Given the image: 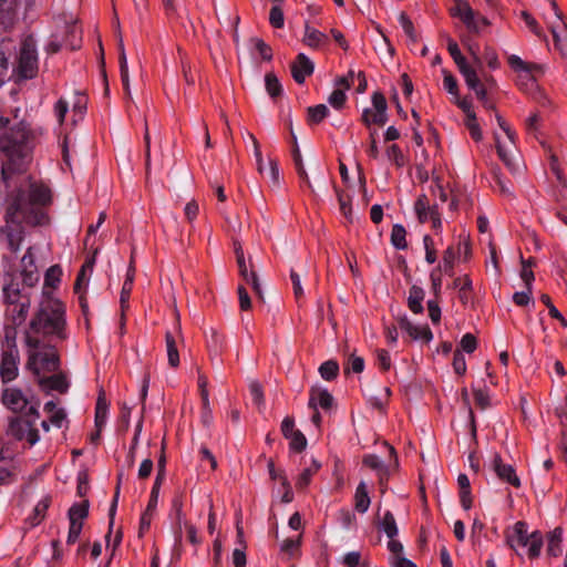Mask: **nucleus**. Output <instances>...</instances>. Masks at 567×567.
<instances>
[{
  "mask_svg": "<svg viewBox=\"0 0 567 567\" xmlns=\"http://www.w3.org/2000/svg\"><path fill=\"white\" fill-rule=\"evenodd\" d=\"M377 528L384 532L388 538L396 537L399 529L394 515L390 511H385L381 517L378 513Z\"/></svg>",
  "mask_w": 567,
  "mask_h": 567,
  "instance_id": "22",
  "label": "nucleus"
},
{
  "mask_svg": "<svg viewBox=\"0 0 567 567\" xmlns=\"http://www.w3.org/2000/svg\"><path fill=\"white\" fill-rule=\"evenodd\" d=\"M182 73L185 82L188 85H195L197 82V73L192 71L190 64L187 60H182Z\"/></svg>",
  "mask_w": 567,
  "mask_h": 567,
  "instance_id": "55",
  "label": "nucleus"
},
{
  "mask_svg": "<svg viewBox=\"0 0 567 567\" xmlns=\"http://www.w3.org/2000/svg\"><path fill=\"white\" fill-rule=\"evenodd\" d=\"M133 286L123 284L120 297L121 310H122V323L124 322L125 311L128 309V300L132 292Z\"/></svg>",
  "mask_w": 567,
  "mask_h": 567,
  "instance_id": "53",
  "label": "nucleus"
},
{
  "mask_svg": "<svg viewBox=\"0 0 567 567\" xmlns=\"http://www.w3.org/2000/svg\"><path fill=\"white\" fill-rule=\"evenodd\" d=\"M35 138L30 125L21 121L0 136L2 161V179L8 182L14 174H23L31 161L30 152Z\"/></svg>",
  "mask_w": 567,
  "mask_h": 567,
  "instance_id": "2",
  "label": "nucleus"
},
{
  "mask_svg": "<svg viewBox=\"0 0 567 567\" xmlns=\"http://www.w3.org/2000/svg\"><path fill=\"white\" fill-rule=\"evenodd\" d=\"M250 42L254 44L264 61L272 60V49L262 39L251 38Z\"/></svg>",
  "mask_w": 567,
  "mask_h": 567,
  "instance_id": "41",
  "label": "nucleus"
},
{
  "mask_svg": "<svg viewBox=\"0 0 567 567\" xmlns=\"http://www.w3.org/2000/svg\"><path fill=\"white\" fill-rule=\"evenodd\" d=\"M239 298V307L243 311H248L251 308V299L244 286H239L237 289Z\"/></svg>",
  "mask_w": 567,
  "mask_h": 567,
  "instance_id": "59",
  "label": "nucleus"
},
{
  "mask_svg": "<svg viewBox=\"0 0 567 567\" xmlns=\"http://www.w3.org/2000/svg\"><path fill=\"white\" fill-rule=\"evenodd\" d=\"M38 383L42 390L49 391H58L59 393H66L70 383L68 381L66 374L61 371L54 372V374L50 377H42L38 379Z\"/></svg>",
  "mask_w": 567,
  "mask_h": 567,
  "instance_id": "15",
  "label": "nucleus"
},
{
  "mask_svg": "<svg viewBox=\"0 0 567 567\" xmlns=\"http://www.w3.org/2000/svg\"><path fill=\"white\" fill-rule=\"evenodd\" d=\"M165 341L167 348L168 363L172 368H177L179 365V354L176 347V341L171 332H166Z\"/></svg>",
  "mask_w": 567,
  "mask_h": 567,
  "instance_id": "32",
  "label": "nucleus"
},
{
  "mask_svg": "<svg viewBox=\"0 0 567 567\" xmlns=\"http://www.w3.org/2000/svg\"><path fill=\"white\" fill-rule=\"evenodd\" d=\"M447 50L453 58L454 62L457 64L458 69H462V66L467 65L466 59L462 54L458 44L454 40H450L447 43Z\"/></svg>",
  "mask_w": 567,
  "mask_h": 567,
  "instance_id": "46",
  "label": "nucleus"
},
{
  "mask_svg": "<svg viewBox=\"0 0 567 567\" xmlns=\"http://www.w3.org/2000/svg\"><path fill=\"white\" fill-rule=\"evenodd\" d=\"M561 528H555L548 537V546L547 553L550 556L557 557L561 553L560 544H561Z\"/></svg>",
  "mask_w": 567,
  "mask_h": 567,
  "instance_id": "34",
  "label": "nucleus"
},
{
  "mask_svg": "<svg viewBox=\"0 0 567 567\" xmlns=\"http://www.w3.org/2000/svg\"><path fill=\"white\" fill-rule=\"evenodd\" d=\"M328 101L334 109L340 110L344 106L347 95L342 90H334Z\"/></svg>",
  "mask_w": 567,
  "mask_h": 567,
  "instance_id": "54",
  "label": "nucleus"
},
{
  "mask_svg": "<svg viewBox=\"0 0 567 567\" xmlns=\"http://www.w3.org/2000/svg\"><path fill=\"white\" fill-rule=\"evenodd\" d=\"M477 341L472 333H465L461 339V348L467 353H472L476 350Z\"/></svg>",
  "mask_w": 567,
  "mask_h": 567,
  "instance_id": "57",
  "label": "nucleus"
},
{
  "mask_svg": "<svg viewBox=\"0 0 567 567\" xmlns=\"http://www.w3.org/2000/svg\"><path fill=\"white\" fill-rule=\"evenodd\" d=\"M523 267L520 271V278L525 282L526 289L532 290V284L535 279L534 272L532 271L530 267L533 265V260H522Z\"/></svg>",
  "mask_w": 567,
  "mask_h": 567,
  "instance_id": "47",
  "label": "nucleus"
},
{
  "mask_svg": "<svg viewBox=\"0 0 567 567\" xmlns=\"http://www.w3.org/2000/svg\"><path fill=\"white\" fill-rule=\"evenodd\" d=\"M492 468L501 481L515 488L520 487V480L517 476L515 468L511 464H505L499 454L494 455Z\"/></svg>",
  "mask_w": 567,
  "mask_h": 567,
  "instance_id": "13",
  "label": "nucleus"
},
{
  "mask_svg": "<svg viewBox=\"0 0 567 567\" xmlns=\"http://www.w3.org/2000/svg\"><path fill=\"white\" fill-rule=\"evenodd\" d=\"M252 400L256 404L261 405L264 403L262 386L259 382L254 381L249 385Z\"/></svg>",
  "mask_w": 567,
  "mask_h": 567,
  "instance_id": "64",
  "label": "nucleus"
},
{
  "mask_svg": "<svg viewBox=\"0 0 567 567\" xmlns=\"http://www.w3.org/2000/svg\"><path fill=\"white\" fill-rule=\"evenodd\" d=\"M31 289L20 284L16 278H11L2 288L7 305V317L16 327L21 326L28 317L31 307Z\"/></svg>",
  "mask_w": 567,
  "mask_h": 567,
  "instance_id": "4",
  "label": "nucleus"
},
{
  "mask_svg": "<svg viewBox=\"0 0 567 567\" xmlns=\"http://www.w3.org/2000/svg\"><path fill=\"white\" fill-rule=\"evenodd\" d=\"M457 16L471 32L478 33L483 27L489 24L485 17L476 14L466 2H460L457 4Z\"/></svg>",
  "mask_w": 567,
  "mask_h": 567,
  "instance_id": "11",
  "label": "nucleus"
},
{
  "mask_svg": "<svg viewBox=\"0 0 567 567\" xmlns=\"http://www.w3.org/2000/svg\"><path fill=\"white\" fill-rule=\"evenodd\" d=\"M319 372L322 379L334 380L339 374V364L334 360H328L320 365Z\"/></svg>",
  "mask_w": 567,
  "mask_h": 567,
  "instance_id": "38",
  "label": "nucleus"
},
{
  "mask_svg": "<svg viewBox=\"0 0 567 567\" xmlns=\"http://www.w3.org/2000/svg\"><path fill=\"white\" fill-rule=\"evenodd\" d=\"M52 203L51 189L31 176H24L16 190L8 197L6 225L1 233L6 235L11 251L20 249L24 237L21 224L43 226L49 224L47 208Z\"/></svg>",
  "mask_w": 567,
  "mask_h": 567,
  "instance_id": "1",
  "label": "nucleus"
},
{
  "mask_svg": "<svg viewBox=\"0 0 567 567\" xmlns=\"http://www.w3.org/2000/svg\"><path fill=\"white\" fill-rule=\"evenodd\" d=\"M398 324L402 331H404L412 340L425 338V324L420 321L403 315L398 317Z\"/></svg>",
  "mask_w": 567,
  "mask_h": 567,
  "instance_id": "16",
  "label": "nucleus"
},
{
  "mask_svg": "<svg viewBox=\"0 0 567 567\" xmlns=\"http://www.w3.org/2000/svg\"><path fill=\"white\" fill-rule=\"evenodd\" d=\"M372 104L374 110L364 109L362 112L361 120L367 127H371L372 124L378 126L385 125L388 121L386 115V100L381 92H374L372 95Z\"/></svg>",
  "mask_w": 567,
  "mask_h": 567,
  "instance_id": "9",
  "label": "nucleus"
},
{
  "mask_svg": "<svg viewBox=\"0 0 567 567\" xmlns=\"http://www.w3.org/2000/svg\"><path fill=\"white\" fill-rule=\"evenodd\" d=\"M236 261L238 265L239 275L243 277L244 280L251 284L256 295L262 299V289L257 272L254 269H251L250 272L248 271L245 257L241 259H236Z\"/></svg>",
  "mask_w": 567,
  "mask_h": 567,
  "instance_id": "21",
  "label": "nucleus"
},
{
  "mask_svg": "<svg viewBox=\"0 0 567 567\" xmlns=\"http://www.w3.org/2000/svg\"><path fill=\"white\" fill-rule=\"evenodd\" d=\"M528 556L534 559L540 555V550L543 547V535L540 532L535 530L530 534L529 543H528Z\"/></svg>",
  "mask_w": 567,
  "mask_h": 567,
  "instance_id": "39",
  "label": "nucleus"
},
{
  "mask_svg": "<svg viewBox=\"0 0 567 567\" xmlns=\"http://www.w3.org/2000/svg\"><path fill=\"white\" fill-rule=\"evenodd\" d=\"M39 412L35 406H29L24 415L9 417L7 435L17 441L25 440L30 446L39 441V431L34 426Z\"/></svg>",
  "mask_w": 567,
  "mask_h": 567,
  "instance_id": "6",
  "label": "nucleus"
},
{
  "mask_svg": "<svg viewBox=\"0 0 567 567\" xmlns=\"http://www.w3.org/2000/svg\"><path fill=\"white\" fill-rule=\"evenodd\" d=\"M123 477H124V473L123 472H118L117 473V477H116V485H115L114 497H113V501H112V504H111V507H110V513H109V515H110V529L113 526V520H114V516H115V513H116V507H117V503H118V497H120V492H121V485H122ZM110 537H111V530L106 535L107 542H110Z\"/></svg>",
  "mask_w": 567,
  "mask_h": 567,
  "instance_id": "35",
  "label": "nucleus"
},
{
  "mask_svg": "<svg viewBox=\"0 0 567 567\" xmlns=\"http://www.w3.org/2000/svg\"><path fill=\"white\" fill-rule=\"evenodd\" d=\"M2 404L14 413L29 409V400L23 391L16 386L4 388L1 393Z\"/></svg>",
  "mask_w": 567,
  "mask_h": 567,
  "instance_id": "10",
  "label": "nucleus"
},
{
  "mask_svg": "<svg viewBox=\"0 0 567 567\" xmlns=\"http://www.w3.org/2000/svg\"><path fill=\"white\" fill-rule=\"evenodd\" d=\"M17 0H0V25L4 30H11L17 20Z\"/></svg>",
  "mask_w": 567,
  "mask_h": 567,
  "instance_id": "17",
  "label": "nucleus"
},
{
  "mask_svg": "<svg viewBox=\"0 0 567 567\" xmlns=\"http://www.w3.org/2000/svg\"><path fill=\"white\" fill-rule=\"evenodd\" d=\"M20 352L17 346L2 349L0 355V379L3 384L14 381L19 377Z\"/></svg>",
  "mask_w": 567,
  "mask_h": 567,
  "instance_id": "8",
  "label": "nucleus"
},
{
  "mask_svg": "<svg viewBox=\"0 0 567 567\" xmlns=\"http://www.w3.org/2000/svg\"><path fill=\"white\" fill-rule=\"evenodd\" d=\"M266 91L271 99H278L282 94V85L274 72H268L265 75Z\"/></svg>",
  "mask_w": 567,
  "mask_h": 567,
  "instance_id": "29",
  "label": "nucleus"
},
{
  "mask_svg": "<svg viewBox=\"0 0 567 567\" xmlns=\"http://www.w3.org/2000/svg\"><path fill=\"white\" fill-rule=\"evenodd\" d=\"M406 230L402 225H394L391 231V243L396 249L406 248Z\"/></svg>",
  "mask_w": 567,
  "mask_h": 567,
  "instance_id": "37",
  "label": "nucleus"
},
{
  "mask_svg": "<svg viewBox=\"0 0 567 567\" xmlns=\"http://www.w3.org/2000/svg\"><path fill=\"white\" fill-rule=\"evenodd\" d=\"M460 72L464 76L467 86L471 90L475 91L476 95L483 96L485 89L482 85V83L476 74V71L467 64L465 66H462V69H460Z\"/></svg>",
  "mask_w": 567,
  "mask_h": 567,
  "instance_id": "25",
  "label": "nucleus"
},
{
  "mask_svg": "<svg viewBox=\"0 0 567 567\" xmlns=\"http://www.w3.org/2000/svg\"><path fill=\"white\" fill-rule=\"evenodd\" d=\"M473 394L475 404L482 410H485L489 405V396L486 391L476 389L474 390Z\"/></svg>",
  "mask_w": 567,
  "mask_h": 567,
  "instance_id": "62",
  "label": "nucleus"
},
{
  "mask_svg": "<svg viewBox=\"0 0 567 567\" xmlns=\"http://www.w3.org/2000/svg\"><path fill=\"white\" fill-rule=\"evenodd\" d=\"M269 22L276 29H280L284 27V12L279 6H274L271 8L269 13Z\"/></svg>",
  "mask_w": 567,
  "mask_h": 567,
  "instance_id": "52",
  "label": "nucleus"
},
{
  "mask_svg": "<svg viewBox=\"0 0 567 567\" xmlns=\"http://www.w3.org/2000/svg\"><path fill=\"white\" fill-rule=\"evenodd\" d=\"M514 533H515L517 543L520 546H527L528 545L530 535H528L527 524L525 522H522V520L517 522L514 525Z\"/></svg>",
  "mask_w": 567,
  "mask_h": 567,
  "instance_id": "45",
  "label": "nucleus"
},
{
  "mask_svg": "<svg viewBox=\"0 0 567 567\" xmlns=\"http://www.w3.org/2000/svg\"><path fill=\"white\" fill-rule=\"evenodd\" d=\"M287 440H289L290 449L297 453H301L307 447V439L300 431H296Z\"/></svg>",
  "mask_w": 567,
  "mask_h": 567,
  "instance_id": "43",
  "label": "nucleus"
},
{
  "mask_svg": "<svg viewBox=\"0 0 567 567\" xmlns=\"http://www.w3.org/2000/svg\"><path fill=\"white\" fill-rule=\"evenodd\" d=\"M89 515V501H83L82 503H76L71 506L69 509V519L70 522H81L87 517Z\"/></svg>",
  "mask_w": 567,
  "mask_h": 567,
  "instance_id": "31",
  "label": "nucleus"
},
{
  "mask_svg": "<svg viewBox=\"0 0 567 567\" xmlns=\"http://www.w3.org/2000/svg\"><path fill=\"white\" fill-rule=\"evenodd\" d=\"M81 34V28L76 24V22H65L63 37L64 47L71 51L79 49L82 42Z\"/></svg>",
  "mask_w": 567,
  "mask_h": 567,
  "instance_id": "20",
  "label": "nucleus"
},
{
  "mask_svg": "<svg viewBox=\"0 0 567 567\" xmlns=\"http://www.w3.org/2000/svg\"><path fill=\"white\" fill-rule=\"evenodd\" d=\"M327 41L328 37L323 32L310 27L308 23L306 24L303 37L305 44H307L310 48L317 49L322 44L327 43Z\"/></svg>",
  "mask_w": 567,
  "mask_h": 567,
  "instance_id": "26",
  "label": "nucleus"
},
{
  "mask_svg": "<svg viewBox=\"0 0 567 567\" xmlns=\"http://www.w3.org/2000/svg\"><path fill=\"white\" fill-rule=\"evenodd\" d=\"M555 48L559 51L561 56L567 58V37L561 38L557 31L551 29Z\"/></svg>",
  "mask_w": 567,
  "mask_h": 567,
  "instance_id": "58",
  "label": "nucleus"
},
{
  "mask_svg": "<svg viewBox=\"0 0 567 567\" xmlns=\"http://www.w3.org/2000/svg\"><path fill=\"white\" fill-rule=\"evenodd\" d=\"M399 21L410 41V43L412 44H416L420 37L419 34L415 32V29H414V25H413V22L411 21V19L409 18V16L405 13V12H401L400 17H399Z\"/></svg>",
  "mask_w": 567,
  "mask_h": 567,
  "instance_id": "36",
  "label": "nucleus"
},
{
  "mask_svg": "<svg viewBox=\"0 0 567 567\" xmlns=\"http://www.w3.org/2000/svg\"><path fill=\"white\" fill-rule=\"evenodd\" d=\"M39 63L37 53V42L33 35L25 37L20 45L14 74L17 81L34 79L38 75Z\"/></svg>",
  "mask_w": 567,
  "mask_h": 567,
  "instance_id": "7",
  "label": "nucleus"
},
{
  "mask_svg": "<svg viewBox=\"0 0 567 567\" xmlns=\"http://www.w3.org/2000/svg\"><path fill=\"white\" fill-rule=\"evenodd\" d=\"M20 275L22 277V285H24L27 288H33L39 282L40 276L31 247L28 248L27 252L21 259Z\"/></svg>",
  "mask_w": 567,
  "mask_h": 567,
  "instance_id": "12",
  "label": "nucleus"
},
{
  "mask_svg": "<svg viewBox=\"0 0 567 567\" xmlns=\"http://www.w3.org/2000/svg\"><path fill=\"white\" fill-rule=\"evenodd\" d=\"M460 488V502L464 509L472 507L473 498L471 493V483L466 474L461 473L457 477Z\"/></svg>",
  "mask_w": 567,
  "mask_h": 567,
  "instance_id": "24",
  "label": "nucleus"
},
{
  "mask_svg": "<svg viewBox=\"0 0 567 567\" xmlns=\"http://www.w3.org/2000/svg\"><path fill=\"white\" fill-rule=\"evenodd\" d=\"M205 334L207 338V348L210 359H217L226 347L225 337L214 328H209Z\"/></svg>",
  "mask_w": 567,
  "mask_h": 567,
  "instance_id": "19",
  "label": "nucleus"
},
{
  "mask_svg": "<svg viewBox=\"0 0 567 567\" xmlns=\"http://www.w3.org/2000/svg\"><path fill=\"white\" fill-rule=\"evenodd\" d=\"M83 523L81 522H70V528L68 534V544H74L82 530Z\"/></svg>",
  "mask_w": 567,
  "mask_h": 567,
  "instance_id": "63",
  "label": "nucleus"
},
{
  "mask_svg": "<svg viewBox=\"0 0 567 567\" xmlns=\"http://www.w3.org/2000/svg\"><path fill=\"white\" fill-rule=\"evenodd\" d=\"M333 405V396L324 389L312 388L310 390L308 406L312 410L320 406L323 410H329Z\"/></svg>",
  "mask_w": 567,
  "mask_h": 567,
  "instance_id": "18",
  "label": "nucleus"
},
{
  "mask_svg": "<svg viewBox=\"0 0 567 567\" xmlns=\"http://www.w3.org/2000/svg\"><path fill=\"white\" fill-rule=\"evenodd\" d=\"M507 61L511 68L516 72H529L532 69L537 68L536 63L525 62L515 54L509 55Z\"/></svg>",
  "mask_w": 567,
  "mask_h": 567,
  "instance_id": "42",
  "label": "nucleus"
},
{
  "mask_svg": "<svg viewBox=\"0 0 567 567\" xmlns=\"http://www.w3.org/2000/svg\"><path fill=\"white\" fill-rule=\"evenodd\" d=\"M329 114V109L324 104L309 106L307 109V122L309 125L321 123Z\"/></svg>",
  "mask_w": 567,
  "mask_h": 567,
  "instance_id": "28",
  "label": "nucleus"
},
{
  "mask_svg": "<svg viewBox=\"0 0 567 567\" xmlns=\"http://www.w3.org/2000/svg\"><path fill=\"white\" fill-rule=\"evenodd\" d=\"M185 217L187 221L193 223L199 213L198 203L195 199L189 200L185 206Z\"/></svg>",
  "mask_w": 567,
  "mask_h": 567,
  "instance_id": "61",
  "label": "nucleus"
},
{
  "mask_svg": "<svg viewBox=\"0 0 567 567\" xmlns=\"http://www.w3.org/2000/svg\"><path fill=\"white\" fill-rule=\"evenodd\" d=\"M496 151H497L498 157L507 166V168L512 172H516L517 166L514 162V157H513L511 151H508L504 145H502L497 137H496Z\"/></svg>",
  "mask_w": 567,
  "mask_h": 567,
  "instance_id": "40",
  "label": "nucleus"
},
{
  "mask_svg": "<svg viewBox=\"0 0 567 567\" xmlns=\"http://www.w3.org/2000/svg\"><path fill=\"white\" fill-rule=\"evenodd\" d=\"M291 76L298 83L302 84L307 76L313 73L315 65L312 61L303 53H299L290 65Z\"/></svg>",
  "mask_w": 567,
  "mask_h": 567,
  "instance_id": "14",
  "label": "nucleus"
},
{
  "mask_svg": "<svg viewBox=\"0 0 567 567\" xmlns=\"http://www.w3.org/2000/svg\"><path fill=\"white\" fill-rule=\"evenodd\" d=\"M465 125L474 141L478 142L482 140V131L475 114L470 115L468 118L465 120Z\"/></svg>",
  "mask_w": 567,
  "mask_h": 567,
  "instance_id": "48",
  "label": "nucleus"
},
{
  "mask_svg": "<svg viewBox=\"0 0 567 567\" xmlns=\"http://www.w3.org/2000/svg\"><path fill=\"white\" fill-rule=\"evenodd\" d=\"M453 369L456 374L463 375L466 372L465 357L461 351H455L453 357Z\"/></svg>",
  "mask_w": 567,
  "mask_h": 567,
  "instance_id": "56",
  "label": "nucleus"
},
{
  "mask_svg": "<svg viewBox=\"0 0 567 567\" xmlns=\"http://www.w3.org/2000/svg\"><path fill=\"white\" fill-rule=\"evenodd\" d=\"M50 502H51L50 497H44L35 505V507L33 509V515L29 517V522H30L31 526L34 527L42 522V519L44 518L45 513L50 506Z\"/></svg>",
  "mask_w": 567,
  "mask_h": 567,
  "instance_id": "33",
  "label": "nucleus"
},
{
  "mask_svg": "<svg viewBox=\"0 0 567 567\" xmlns=\"http://www.w3.org/2000/svg\"><path fill=\"white\" fill-rule=\"evenodd\" d=\"M27 346L34 351L29 352L27 369L30 370L34 375L40 377L42 372H56L60 369V357L58 350L53 346L44 347L40 349L41 341L35 338L28 336Z\"/></svg>",
  "mask_w": 567,
  "mask_h": 567,
  "instance_id": "5",
  "label": "nucleus"
},
{
  "mask_svg": "<svg viewBox=\"0 0 567 567\" xmlns=\"http://www.w3.org/2000/svg\"><path fill=\"white\" fill-rule=\"evenodd\" d=\"M355 509L359 513H365L370 506V497L368 495L365 483L361 482L355 491Z\"/></svg>",
  "mask_w": 567,
  "mask_h": 567,
  "instance_id": "30",
  "label": "nucleus"
},
{
  "mask_svg": "<svg viewBox=\"0 0 567 567\" xmlns=\"http://www.w3.org/2000/svg\"><path fill=\"white\" fill-rule=\"evenodd\" d=\"M197 382H198V388H199V391H200L203 409L208 410L209 398H208V390H207V385H208L207 377L202 374V373H199Z\"/></svg>",
  "mask_w": 567,
  "mask_h": 567,
  "instance_id": "51",
  "label": "nucleus"
},
{
  "mask_svg": "<svg viewBox=\"0 0 567 567\" xmlns=\"http://www.w3.org/2000/svg\"><path fill=\"white\" fill-rule=\"evenodd\" d=\"M30 328L35 333L55 337L60 341L66 340L65 306L63 302L55 298H48L41 303L31 320Z\"/></svg>",
  "mask_w": 567,
  "mask_h": 567,
  "instance_id": "3",
  "label": "nucleus"
},
{
  "mask_svg": "<svg viewBox=\"0 0 567 567\" xmlns=\"http://www.w3.org/2000/svg\"><path fill=\"white\" fill-rule=\"evenodd\" d=\"M321 464L317 460H312V463L309 467L305 468L301 474L298 476L296 482V487L298 489H305L311 482L312 476L318 473Z\"/></svg>",
  "mask_w": 567,
  "mask_h": 567,
  "instance_id": "27",
  "label": "nucleus"
},
{
  "mask_svg": "<svg viewBox=\"0 0 567 567\" xmlns=\"http://www.w3.org/2000/svg\"><path fill=\"white\" fill-rule=\"evenodd\" d=\"M61 274V268L58 265L51 266L45 272V286L55 288L56 284L60 282Z\"/></svg>",
  "mask_w": 567,
  "mask_h": 567,
  "instance_id": "49",
  "label": "nucleus"
},
{
  "mask_svg": "<svg viewBox=\"0 0 567 567\" xmlns=\"http://www.w3.org/2000/svg\"><path fill=\"white\" fill-rule=\"evenodd\" d=\"M290 280L292 282L296 299H300L303 296V288L301 286L300 276L295 269L290 270Z\"/></svg>",
  "mask_w": 567,
  "mask_h": 567,
  "instance_id": "60",
  "label": "nucleus"
},
{
  "mask_svg": "<svg viewBox=\"0 0 567 567\" xmlns=\"http://www.w3.org/2000/svg\"><path fill=\"white\" fill-rule=\"evenodd\" d=\"M362 463L377 472H379L380 477L382 478L384 475H386V468L382 465V462L379 460V457L374 454H368L363 457Z\"/></svg>",
  "mask_w": 567,
  "mask_h": 567,
  "instance_id": "44",
  "label": "nucleus"
},
{
  "mask_svg": "<svg viewBox=\"0 0 567 567\" xmlns=\"http://www.w3.org/2000/svg\"><path fill=\"white\" fill-rule=\"evenodd\" d=\"M424 299V291L421 287L413 285L410 288L409 297H408V307L409 310L413 315H422L423 313V306L422 301Z\"/></svg>",
  "mask_w": 567,
  "mask_h": 567,
  "instance_id": "23",
  "label": "nucleus"
},
{
  "mask_svg": "<svg viewBox=\"0 0 567 567\" xmlns=\"http://www.w3.org/2000/svg\"><path fill=\"white\" fill-rule=\"evenodd\" d=\"M337 195H338V200H339L341 213L349 221H352V209H351V205H350V197L346 196L342 192H339V190H337Z\"/></svg>",
  "mask_w": 567,
  "mask_h": 567,
  "instance_id": "50",
  "label": "nucleus"
}]
</instances>
